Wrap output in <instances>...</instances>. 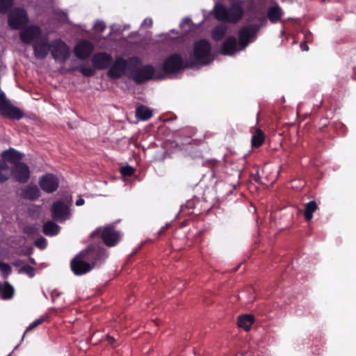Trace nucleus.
<instances>
[{
  "instance_id": "nucleus-39",
  "label": "nucleus",
  "mask_w": 356,
  "mask_h": 356,
  "mask_svg": "<svg viewBox=\"0 0 356 356\" xmlns=\"http://www.w3.org/2000/svg\"><path fill=\"white\" fill-rule=\"evenodd\" d=\"M83 204H84V200L82 198L77 200L76 202V206H82Z\"/></svg>"
},
{
  "instance_id": "nucleus-4",
  "label": "nucleus",
  "mask_w": 356,
  "mask_h": 356,
  "mask_svg": "<svg viewBox=\"0 0 356 356\" xmlns=\"http://www.w3.org/2000/svg\"><path fill=\"white\" fill-rule=\"evenodd\" d=\"M2 157L10 164L12 175L19 182H26L30 175L29 167L19 162L22 155L13 149L5 151L2 153Z\"/></svg>"
},
{
  "instance_id": "nucleus-38",
  "label": "nucleus",
  "mask_w": 356,
  "mask_h": 356,
  "mask_svg": "<svg viewBox=\"0 0 356 356\" xmlns=\"http://www.w3.org/2000/svg\"><path fill=\"white\" fill-rule=\"evenodd\" d=\"M37 232V229L34 227H27L25 229V232L29 234H33Z\"/></svg>"
},
{
  "instance_id": "nucleus-3",
  "label": "nucleus",
  "mask_w": 356,
  "mask_h": 356,
  "mask_svg": "<svg viewBox=\"0 0 356 356\" xmlns=\"http://www.w3.org/2000/svg\"><path fill=\"white\" fill-rule=\"evenodd\" d=\"M244 0H230V8H227L219 4L214 7L215 16L218 20L231 23H237L243 15V5Z\"/></svg>"
},
{
  "instance_id": "nucleus-36",
  "label": "nucleus",
  "mask_w": 356,
  "mask_h": 356,
  "mask_svg": "<svg viewBox=\"0 0 356 356\" xmlns=\"http://www.w3.org/2000/svg\"><path fill=\"white\" fill-rule=\"evenodd\" d=\"M7 100L5 99V97L3 95H0V112L3 110V107L6 105L7 103Z\"/></svg>"
},
{
  "instance_id": "nucleus-5",
  "label": "nucleus",
  "mask_w": 356,
  "mask_h": 356,
  "mask_svg": "<svg viewBox=\"0 0 356 356\" xmlns=\"http://www.w3.org/2000/svg\"><path fill=\"white\" fill-rule=\"evenodd\" d=\"M213 60L211 54V46L206 40H200L195 43L193 54L191 57L192 65H206Z\"/></svg>"
},
{
  "instance_id": "nucleus-12",
  "label": "nucleus",
  "mask_w": 356,
  "mask_h": 356,
  "mask_svg": "<svg viewBox=\"0 0 356 356\" xmlns=\"http://www.w3.org/2000/svg\"><path fill=\"white\" fill-rule=\"evenodd\" d=\"M95 47L92 42L83 40L77 43L74 47V54L79 59H86L94 51Z\"/></svg>"
},
{
  "instance_id": "nucleus-15",
  "label": "nucleus",
  "mask_w": 356,
  "mask_h": 356,
  "mask_svg": "<svg viewBox=\"0 0 356 356\" xmlns=\"http://www.w3.org/2000/svg\"><path fill=\"white\" fill-rule=\"evenodd\" d=\"M58 178L52 174H47L40 179L41 188L47 193L55 191L58 187Z\"/></svg>"
},
{
  "instance_id": "nucleus-31",
  "label": "nucleus",
  "mask_w": 356,
  "mask_h": 356,
  "mask_svg": "<svg viewBox=\"0 0 356 356\" xmlns=\"http://www.w3.org/2000/svg\"><path fill=\"white\" fill-rule=\"evenodd\" d=\"M120 172L124 176H131L134 172V168L130 165H127L120 169Z\"/></svg>"
},
{
  "instance_id": "nucleus-6",
  "label": "nucleus",
  "mask_w": 356,
  "mask_h": 356,
  "mask_svg": "<svg viewBox=\"0 0 356 356\" xmlns=\"http://www.w3.org/2000/svg\"><path fill=\"white\" fill-rule=\"evenodd\" d=\"M93 259V248L90 247L81 252L72 261L71 267L73 272L79 275L88 273L93 267V265H90L88 261H90Z\"/></svg>"
},
{
  "instance_id": "nucleus-21",
  "label": "nucleus",
  "mask_w": 356,
  "mask_h": 356,
  "mask_svg": "<svg viewBox=\"0 0 356 356\" xmlns=\"http://www.w3.org/2000/svg\"><path fill=\"white\" fill-rule=\"evenodd\" d=\"M0 293L4 299H10L14 294V289L8 283H0Z\"/></svg>"
},
{
  "instance_id": "nucleus-8",
  "label": "nucleus",
  "mask_w": 356,
  "mask_h": 356,
  "mask_svg": "<svg viewBox=\"0 0 356 356\" xmlns=\"http://www.w3.org/2000/svg\"><path fill=\"white\" fill-rule=\"evenodd\" d=\"M50 52L55 60L59 63H64L70 54V47L60 39L51 42Z\"/></svg>"
},
{
  "instance_id": "nucleus-22",
  "label": "nucleus",
  "mask_w": 356,
  "mask_h": 356,
  "mask_svg": "<svg viewBox=\"0 0 356 356\" xmlns=\"http://www.w3.org/2000/svg\"><path fill=\"white\" fill-rule=\"evenodd\" d=\"M60 227L53 222H47L43 226V232L47 236H54L59 232Z\"/></svg>"
},
{
  "instance_id": "nucleus-37",
  "label": "nucleus",
  "mask_w": 356,
  "mask_h": 356,
  "mask_svg": "<svg viewBox=\"0 0 356 356\" xmlns=\"http://www.w3.org/2000/svg\"><path fill=\"white\" fill-rule=\"evenodd\" d=\"M57 15H58V20H60L61 22H64L66 20L67 17H66L65 13L61 12V13H58Z\"/></svg>"
},
{
  "instance_id": "nucleus-20",
  "label": "nucleus",
  "mask_w": 356,
  "mask_h": 356,
  "mask_svg": "<svg viewBox=\"0 0 356 356\" xmlns=\"http://www.w3.org/2000/svg\"><path fill=\"white\" fill-rule=\"evenodd\" d=\"M136 116L141 120H147L152 116V111L145 106H140L136 108Z\"/></svg>"
},
{
  "instance_id": "nucleus-13",
  "label": "nucleus",
  "mask_w": 356,
  "mask_h": 356,
  "mask_svg": "<svg viewBox=\"0 0 356 356\" xmlns=\"http://www.w3.org/2000/svg\"><path fill=\"white\" fill-rule=\"evenodd\" d=\"M184 67L185 64L178 54L171 55L163 63V70L167 72H174Z\"/></svg>"
},
{
  "instance_id": "nucleus-18",
  "label": "nucleus",
  "mask_w": 356,
  "mask_h": 356,
  "mask_svg": "<svg viewBox=\"0 0 356 356\" xmlns=\"http://www.w3.org/2000/svg\"><path fill=\"white\" fill-rule=\"evenodd\" d=\"M254 318L252 315L245 314L238 317V326L243 328L245 331L250 330L252 323H254Z\"/></svg>"
},
{
  "instance_id": "nucleus-29",
  "label": "nucleus",
  "mask_w": 356,
  "mask_h": 356,
  "mask_svg": "<svg viewBox=\"0 0 356 356\" xmlns=\"http://www.w3.org/2000/svg\"><path fill=\"white\" fill-rule=\"evenodd\" d=\"M44 319L42 318H38L35 321H34L33 323H31L27 327L25 331V333L24 334L22 339L24 337V335L26 333L32 331L33 329H35L37 326L40 325L43 322Z\"/></svg>"
},
{
  "instance_id": "nucleus-27",
  "label": "nucleus",
  "mask_w": 356,
  "mask_h": 356,
  "mask_svg": "<svg viewBox=\"0 0 356 356\" xmlns=\"http://www.w3.org/2000/svg\"><path fill=\"white\" fill-rule=\"evenodd\" d=\"M264 140V134L262 131L259 129H257L256 131V133L254 135H253L252 138V144L254 147H259L260 146Z\"/></svg>"
},
{
  "instance_id": "nucleus-41",
  "label": "nucleus",
  "mask_w": 356,
  "mask_h": 356,
  "mask_svg": "<svg viewBox=\"0 0 356 356\" xmlns=\"http://www.w3.org/2000/svg\"><path fill=\"white\" fill-rule=\"evenodd\" d=\"M108 339L110 343H112L113 341H114V338L113 337H108Z\"/></svg>"
},
{
  "instance_id": "nucleus-1",
  "label": "nucleus",
  "mask_w": 356,
  "mask_h": 356,
  "mask_svg": "<svg viewBox=\"0 0 356 356\" xmlns=\"http://www.w3.org/2000/svg\"><path fill=\"white\" fill-rule=\"evenodd\" d=\"M259 26L250 24L243 26L238 31L239 41L235 37L228 38L222 44L221 52L226 56H232L244 49L255 38Z\"/></svg>"
},
{
  "instance_id": "nucleus-24",
  "label": "nucleus",
  "mask_w": 356,
  "mask_h": 356,
  "mask_svg": "<svg viewBox=\"0 0 356 356\" xmlns=\"http://www.w3.org/2000/svg\"><path fill=\"white\" fill-rule=\"evenodd\" d=\"M227 30V26L225 24H220L217 26L212 32V38L214 40H220L225 35Z\"/></svg>"
},
{
  "instance_id": "nucleus-16",
  "label": "nucleus",
  "mask_w": 356,
  "mask_h": 356,
  "mask_svg": "<svg viewBox=\"0 0 356 356\" xmlns=\"http://www.w3.org/2000/svg\"><path fill=\"white\" fill-rule=\"evenodd\" d=\"M154 68L151 65L142 67L132 73V76L136 82L142 83L152 78L154 75Z\"/></svg>"
},
{
  "instance_id": "nucleus-30",
  "label": "nucleus",
  "mask_w": 356,
  "mask_h": 356,
  "mask_svg": "<svg viewBox=\"0 0 356 356\" xmlns=\"http://www.w3.org/2000/svg\"><path fill=\"white\" fill-rule=\"evenodd\" d=\"M13 0H0V13H6L12 5Z\"/></svg>"
},
{
  "instance_id": "nucleus-28",
  "label": "nucleus",
  "mask_w": 356,
  "mask_h": 356,
  "mask_svg": "<svg viewBox=\"0 0 356 356\" xmlns=\"http://www.w3.org/2000/svg\"><path fill=\"white\" fill-rule=\"evenodd\" d=\"M96 70L93 65L92 66L87 65L81 67L79 71L83 76L89 77L95 74Z\"/></svg>"
},
{
  "instance_id": "nucleus-35",
  "label": "nucleus",
  "mask_w": 356,
  "mask_h": 356,
  "mask_svg": "<svg viewBox=\"0 0 356 356\" xmlns=\"http://www.w3.org/2000/svg\"><path fill=\"white\" fill-rule=\"evenodd\" d=\"M152 19L151 18H146L144 19L141 24L143 28H150L152 26Z\"/></svg>"
},
{
  "instance_id": "nucleus-9",
  "label": "nucleus",
  "mask_w": 356,
  "mask_h": 356,
  "mask_svg": "<svg viewBox=\"0 0 356 356\" xmlns=\"http://www.w3.org/2000/svg\"><path fill=\"white\" fill-rule=\"evenodd\" d=\"M100 235L104 243L108 246L115 245L120 239V234L113 227L99 228L92 234V236Z\"/></svg>"
},
{
  "instance_id": "nucleus-33",
  "label": "nucleus",
  "mask_w": 356,
  "mask_h": 356,
  "mask_svg": "<svg viewBox=\"0 0 356 356\" xmlns=\"http://www.w3.org/2000/svg\"><path fill=\"white\" fill-rule=\"evenodd\" d=\"M0 270L5 276L10 273V272L11 271V268L10 267L9 265L5 263L0 262Z\"/></svg>"
},
{
  "instance_id": "nucleus-2",
  "label": "nucleus",
  "mask_w": 356,
  "mask_h": 356,
  "mask_svg": "<svg viewBox=\"0 0 356 356\" xmlns=\"http://www.w3.org/2000/svg\"><path fill=\"white\" fill-rule=\"evenodd\" d=\"M20 38L23 42H33L35 56L39 59L44 58L51 51V43L47 36L41 35V31L38 26H31L20 32Z\"/></svg>"
},
{
  "instance_id": "nucleus-7",
  "label": "nucleus",
  "mask_w": 356,
  "mask_h": 356,
  "mask_svg": "<svg viewBox=\"0 0 356 356\" xmlns=\"http://www.w3.org/2000/svg\"><path fill=\"white\" fill-rule=\"evenodd\" d=\"M139 60L136 57L130 58L128 60L119 56L111 64L107 72V76L112 79H117L122 77L129 68V65L137 64Z\"/></svg>"
},
{
  "instance_id": "nucleus-26",
  "label": "nucleus",
  "mask_w": 356,
  "mask_h": 356,
  "mask_svg": "<svg viewBox=\"0 0 356 356\" xmlns=\"http://www.w3.org/2000/svg\"><path fill=\"white\" fill-rule=\"evenodd\" d=\"M317 209L316 202L311 201L306 204L305 210V217L307 221H310L313 216V213Z\"/></svg>"
},
{
  "instance_id": "nucleus-19",
  "label": "nucleus",
  "mask_w": 356,
  "mask_h": 356,
  "mask_svg": "<svg viewBox=\"0 0 356 356\" xmlns=\"http://www.w3.org/2000/svg\"><path fill=\"white\" fill-rule=\"evenodd\" d=\"M7 161H0V183L5 181L12 175V169Z\"/></svg>"
},
{
  "instance_id": "nucleus-42",
  "label": "nucleus",
  "mask_w": 356,
  "mask_h": 356,
  "mask_svg": "<svg viewBox=\"0 0 356 356\" xmlns=\"http://www.w3.org/2000/svg\"><path fill=\"white\" fill-rule=\"evenodd\" d=\"M188 22V20H184L182 23Z\"/></svg>"
},
{
  "instance_id": "nucleus-10",
  "label": "nucleus",
  "mask_w": 356,
  "mask_h": 356,
  "mask_svg": "<svg viewBox=\"0 0 356 356\" xmlns=\"http://www.w3.org/2000/svg\"><path fill=\"white\" fill-rule=\"evenodd\" d=\"M28 22V17L24 10L17 8L13 10L8 17V23L10 27L15 29L21 28Z\"/></svg>"
},
{
  "instance_id": "nucleus-32",
  "label": "nucleus",
  "mask_w": 356,
  "mask_h": 356,
  "mask_svg": "<svg viewBox=\"0 0 356 356\" xmlns=\"http://www.w3.org/2000/svg\"><path fill=\"white\" fill-rule=\"evenodd\" d=\"M93 28L97 32H103L106 29V24L104 22L97 20L94 24Z\"/></svg>"
},
{
  "instance_id": "nucleus-11",
  "label": "nucleus",
  "mask_w": 356,
  "mask_h": 356,
  "mask_svg": "<svg viewBox=\"0 0 356 356\" xmlns=\"http://www.w3.org/2000/svg\"><path fill=\"white\" fill-rule=\"evenodd\" d=\"M51 212L53 218L58 222L66 220L70 216L67 205L60 201L53 204Z\"/></svg>"
},
{
  "instance_id": "nucleus-17",
  "label": "nucleus",
  "mask_w": 356,
  "mask_h": 356,
  "mask_svg": "<svg viewBox=\"0 0 356 356\" xmlns=\"http://www.w3.org/2000/svg\"><path fill=\"white\" fill-rule=\"evenodd\" d=\"M1 113L6 117L17 120L22 118L23 116V113L17 108L12 106L8 102L3 107Z\"/></svg>"
},
{
  "instance_id": "nucleus-14",
  "label": "nucleus",
  "mask_w": 356,
  "mask_h": 356,
  "mask_svg": "<svg viewBox=\"0 0 356 356\" xmlns=\"http://www.w3.org/2000/svg\"><path fill=\"white\" fill-rule=\"evenodd\" d=\"M113 57L108 53L99 52L92 58V63L97 70H104L111 65Z\"/></svg>"
},
{
  "instance_id": "nucleus-25",
  "label": "nucleus",
  "mask_w": 356,
  "mask_h": 356,
  "mask_svg": "<svg viewBox=\"0 0 356 356\" xmlns=\"http://www.w3.org/2000/svg\"><path fill=\"white\" fill-rule=\"evenodd\" d=\"M24 195L26 198L35 200L40 196V191L36 186H29L25 189Z\"/></svg>"
},
{
  "instance_id": "nucleus-23",
  "label": "nucleus",
  "mask_w": 356,
  "mask_h": 356,
  "mask_svg": "<svg viewBox=\"0 0 356 356\" xmlns=\"http://www.w3.org/2000/svg\"><path fill=\"white\" fill-rule=\"evenodd\" d=\"M282 15V12L279 6H274L269 8L268 17L272 22H277Z\"/></svg>"
},
{
  "instance_id": "nucleus-34",
  "label": "nucleus",
  "mask_w": 356,
  "mask_h": 356,
  "mask_svg": "<svg viewBox=\"0 0 356 356\" xmlns=\"http://www.w3.org/2000/svg\"><path fill=\"white\" fill-rule=\"evenodd\" d=\"M35 244L39 248L44 249L47 246V240L43 237H40L35 241Z\"/></svg>"
},
{
  "instance_id": "nucleus-40",
  "label": "nucleus",
  "mask_w": 356,
  "mask_h": 356,
  "mask_svg": "<svg viewBox=\"0 0 356 356\" xmlns=\"http://www.w3.org/2000/svg\"><path fill=\"white\" fill-rule=\"evenodd\" d=\"M301 47L304 51H308L309 47L305 44H302Z\"/></svg>"
}]
</instances>
